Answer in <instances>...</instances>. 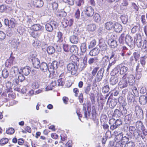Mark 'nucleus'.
Here are the masks:
<instances>
[{
	"label": "nucleus",
	"instance_id": "1",
	"mask_svg": "<svg viewBox=\"0 0 147 147\" xmlns=\"http://www.w3.org/2000/svg\"><path fill=\"white\" fill-rule=\"evenodd\" d=\"M134 41L138 47L140 48L142 46V49L146 50L147 49V40L145 39L143 41L140 34H136L134 38Z\"/></svg>",
	"mask_w": 147,
	"mask_h": 147
},
{
	"label": "nucleus",
	"instance_id": "2",
	"mask_svg": "<svg viewBox=\"0 0 147 147\" xmlns=\"http://www.w3.org/2000/svg\"><path fill=\"white\" fill-rule=\"evenodd\" d=\"M128 70V68L126 66L125 63H122L116 66L113 70L112 72L115 75L117 74L119 70V74L121 75H124L126 74Z\"/></svg>",
	"mask_w": 147,
	"mask_h": 147
},
{
	"label": "nucleus",
	"instance_id": "3",
	"mask_svg": "<svg viewBox=\"0 0 147 147\" xmlns=\"http://www.w3.org/2000/svg\"><path fill=\"white\" fill-rule=\"evenodd\" d=\"M67 70L72 75H76L78 73V67L77 65L70 63L67 66Z\"/></svg>",
	"mask_w": 147,
	"mask_h": 147
},
{
	"label": "nucleus",
	"instance_id": "4",
	"mask_svg": "<svg viewBox=\"0 0 147 147\" xmlns=\"http://www.w3.org/2000/svg\"><path fill=\"white\" fill-rule=\"evenodd\" d=\"M4 21L5 24L10 28H14L17 24L16 20L13 18H11L9 20L5 19Z\"/></svg>",
	"mask_w": 147,
	"mask_h": 147
},
{
	"label": "nucleus",
	"instance_id": "5",
	"mask_svg": "<svg viewBox=\"0 0 147 147\" xmlns=\"http://www.w3.org/2000/svg\"><path fill=\"white\" fill-rule=\"evenodd\" d=\"M86 16L89 17H91L94 13V10L91 6L86 7L83 10Z\"/></svg>",
	"mask_w": 147,
	"mask_h": 147
},
{
	"label": "nucleus",
	"instance_id": "6",
	"mask_svg": "<svg viewBox=\"0 0 147 147\" xmlns=\"http://www.w3.org/2000/svg\"><path fill=\"white\" fill-rule=\"evenodd\" d=\"M30 4L32 7L39 8L43 5V2L42 0H31Z\"/></svg>",
	"mask_w": 147,
	"mask_h": 147
},
{
	"label": "nucleus",
	"instance_id": "7",
	"mask_svg": "<svg viewBox=\"0 0 147 147\" xmlns=\"http://www.w3.org/2000/svg\"><path fill=\"white\" fill-rule=\"evenodd\" d=\"M126 75V79L127 80V82H128L129 84L131 85H133L135 82V79L134 76L131 74H128L126 73L123 75Z\"/></svg>",
	"mask_w": 147,
	"mask_h": 147
},
{
	"label": "nucleus",
	"instance_id": "8",
	"mask_svg": "<svg viewBox=\"0 0 147 147\" xmlns=\"http://www.w3.org/2000/svg\"><path fill=\"white\" fill-rule=\"evenodd\" d=\"M53 26L56 27L57 26V23L54 21H51L49 23H47L45 25V28L48 32H51L53 30Z\"/></svg>",
	"mask_w": 147,
	"mask_h": 147
},
{
	"label": "nucleus",
	"instance_id": "9",
	"mask_svg": "<svg viewBox=\"0 0 147 147\" xmlns=\"http://www.w3.org/2000/svg\"><path fill=\"white\" fill-rule=\"evenodd\" d=\"M15 57L13 56V53H11L8 59L5 62V66L8 67H10L13 65L15 62Z\"/></svg>",
	"mask_w": 147,
	"mask_h": 147
},
{
	"label": "nucleus",
	"instance_id": "10",
	"mask_svg": "<svg viewBox=\"0 0 147 147\" xmlns=\"http://www.w3.org/2000/svg\"><path fill=\"white\" fill-rule=\"evenodd\" d=\"M125 75H123L122 79L118 83V85L120 88H123L127 87L128 84L127 80L126 79Z\"/></svg>",
	"mask_w": 147,
	"mask_h": 147
},
{
	"label": "nucleus",
	"instance_id": "11",
	"mask_svg": "<svg viewBox=\"0 0 147 147\" xmlns=\"http://www.w3.org/2000/svg\"><path fill=\"white\" fill-rule=\"evenodd\" d=\"M125 41L127 45L130 47H132L134 44V41L133 40L132 38L129 34L126 35Z\"/></svg>",
	"mask_w": 147,
	"mask_h": 147
},
{
	"label": "nucleus",
	"instance_id": "12",
	"mask_svg": "<svg viewBox=\"0 0 147 147\" xmlns=\"http://www.w3.org/2000/svg\"><path fill=\"white\" fill-rule=\"evenodd\" d=\"M87 58L86 55L83 59V62L79 64L80 69L81 71L83 70L86 67L87 65Z\"/></svg>",
	"mask_w": 147,
	"mask_h": 147
},
{
	"label": "nucleus",
	"instance_id": "13",
	"mask_svg": "<svg viewBox=\"0 0 147 147\" xmlns=\"http://www.w3.org/2000/svg\"><path fill=\"white\" fill-rule=\"evenodd\" d=\"M104 72V69L103 68H101L98 72L96 75V80L97 82H100L103 77Z\"/></svg>",
	"mask_w": 147,
	"mask_h": 147
},
{
	"label": "nucleus",
	"instance_id": "14",
	"mask_svg": "<svg viewBox=\"0 0 147 147\" xmlns=\"http://www.w3.org/2000/svg\"><path fill=\"white\" fill-rule=\"evenodd\" d=\"M30 29L34 31H40L43 30L42 26L39 24L33 25L31 27Z\"/></svg>",
	"mask_w": 147,
	"mask_h": 147
},
{
	"label": "nucleus",
	"instance_id": "15",
	"mask_svg": "<svg viewBox=\"0 0 147 147\" xmlns=\"http://www.w3.org/2000/svg\"><path fill=\"white\" fill-rule=\"evenodd\" d=\"M113 28L116 32L119 33L122 30V26L119 23L116 22L114 24Z\"/></svg>",
	"mask_w": 147,
	"mask_h": 147
},
{
	"label": "nucleus",
	"instance_id": "16",
	"mask_svg": "<svg viewBox=\"0 0 147 147\" xmlns=\"http://www.w3.org/2000/svg\"><path fill=\"white\" fill-rule=\"evenodd\" d=\"M99 52V49L98 48L95 47L90 51L89 54L91 56H95L98 54Z\"/></svg>",
	"mask_w": 147,
	"mask_h": 147
},
{
	"label": "nucleus",
	"instance_id": "17",
	"mask_svg": "<svg viewBox=\"0 0 147 147\" xmlns=\"http://www.w3.org/2000/svg\"><path fill=\"white\" fill-rule=\"evenodd\" d=\"M0 99L2 102H6L9 100V98L7 96V93L5 92H3L1 94Z\"/></svg>",
	"mask_w": 147,
	"mask_h": 147
},
{
	"label": "nucleus",
	"instance_id": "18",
	"mask_svg": "<svg viewBox=\"0 0 147 147\" xmlns=\"http://www.w3.org/2000/svg\"><path fill=\"white\" fill-rule=\"evenodd\" d=\"M22 74L25 76H28L31 71L30 68L28 66H26L22 69Z\"/></svg>",
	"mask_w": 147,
	"mask_h": 147
},
{
	"label": "nucleus",
	"instance_id": "19",
	"mask_svg": "<svg viewBox=\"0 0 147 147\" xmlns=\"http://www.w3.org/2000/svg\"><path fill=\"white\" fill-rule=\"evenodd\" d=\"M114 24L112 22H108L105 24V28L108 30H111L113 28Z\"/></svg>",
	"mask_w": 147,
	"mask_h": 147
},
{
	"label": "nucleus",
	"instance_id": "20",
	"mask_svg": "<svg viewBox=\"0 0 147 147\" xmlns=\"http://www.w3.org/2000/svg\"><path fill=\"white\" fill-rule=\"evenodd\" d=\"M108 43L110 46L112 48H115L117 46V42L115 40L112 39L109 40Z\"/></svg>",
	"mask_w": 147,
	"mask_h": 147
},
{
	"label": "nucleus",
	"instance_id": "21",
	"mask_svg": "<svg viewBox=\"0 0 147 147\" xmlns=\"http://www.w3.org/2000/svg\"><path fill=\"white\" fill-rule=\"evenodd\" d=\"M70 60L74 64L77 65V63L79 61V59L78 57L74 55L71 56L70 57Z\"/></svg>",
	"mask_w": 147,
	"mask_h": 147
},
{
	"label": "nucleus",
	"instance_id": "22",
	"mask_svg": "<svg viewBox=\"0 0 147 147\" xmlns=\"http://www.w3.org/2000/svg\"><path fill=\"white\" fill-rule=\"evenodd\" d=\"M70 40L71 43L76 44L78 43L79 39L77 36L73 35L70 36Z\"/></svg>",
	"mask_w": 147,
	"mask_h": 147
},
{
	"label": "nucleus",
	"instance_id": "23",
	"mask_svg": "<svg viewBox=\"0 0 147 147\" xmlns=\"http://www.w3.org/2000/svg\"><path fill=\"white\" fill-rule=\"evenodd\" d=\"M96 28V26L94 24H91L88 25L87 26V30L89 32L94 31Z\"/></svg>",
	"mask_w": 147,
	"mask_h": 147
},
{
	"label": "nucleus",
	"instance_id": "24",
	"mask_svg": "<svg viewBox=\"0 0 147 147\" xmlns=\"http://www.w3.org/2000/svg\"><path fill=\"white\" fill-rule=\"evenodd\" d=\"M147 97L144 95H142L139 98V101L141 104L144 105L147 102Z\"/></svg>",
	"mask_w": 147,
	"mask_h": 147
},
{
	"label": "nucleus",
	"instance_id": "25",
	"mask_svg": "<svg viewBox=\"0 0 147 147\" xmlns=\"http://www.w3.org/2000/svg\"><path fill=\"white\" fill-rule=\"evenodd\" d=\"M19 69L17 66L13 67L11 69V72L12 73V75L13 77H15L18 73Z\"/></svg>",
	"mask_w": 147,
	"mask_h": 147
},
{
	"label": "nucleus",
	"instance_id": "26",
	"mask_svg": "<svg viewBox=\"0 0 147 147\" xmlns=\"http://www.w3.org/2000/svg\"><path fill=\"white\" fill-rule=\"evenodd\" d=\"M40 69L44 72L47 71L48 69V67L47 64L45 62H42L40 65Z\"/></svg>",
	"mask_w": 147,
	"mask_h": 147
},
{
	"label": "nucleus",
	"instance_id": "27",
	"mask_svg": "<svg viewBox=\"0 0 147 147\" xmlns=\"http://www.w3.org/2000/svg\"><path fill=\"white\" fill-rule=\"evenodd\" d=\"M33 65L34 68L38 69L40 67V62L39 60L37 59H35L32 61Z\"/></svg>",
	"mask_w": 147,
	"mask_h": 147
},
{
	"label": "nucleus",
	"instance_id": "28",
	"mask_svg": "<svg viewBox=\"0 0 147 147\" xmlns=\"http://www.w3.org/2000/svg\"><path fill=\"white\" fill-rule=\"evenodd\" d=\"M136 127L138 129H143L145 127L142 122L140 121H138L136 124Z\"/></svg>",
	"mask_w": 147,
	"mask_h": 147
},
{
	"label": "nucleus",
	"instance_id": "29",
	"mask_svg": "<svg viewBox=\"0 0 147 147\" xmlns=\"http://www.w3.org/2000/svg\"><path fill=\"white\" fill-rule=\"evenodd\" d=\"M125 34L124 33H122L119 38V42L120 46H123L124 44V38Z\"/></svg>",
	"mask_w": 147,
	"mask_h": 147
},
{
	"label": "nucleus",
	"instance_id": "30",
	"mask_svg": "<svg viewBox=\"0 0 147 147\" xmlns=\"http://www.w3.org/2000/svg\"><path fill=\"white\" fill-rule=\"evenodd\" d=\"M110 82L113 85L116 84L118 82V79L116 77L112 76L110 79Z\"/></svg>",
	"mask_w": 147,
	"mask_h": 147
},
{
	"label": "nucleus",
	"instance_id": "31",
	"mask_svg": "<svg viewBox=\"0 0 147 147\" xmlns=\"http://www.w3.org/2000/svg\"><path fill=\"white\" fill-rule=\"evenodd\" d=\"M91 84H88L87 86L84 88V92L86 94H88L89 93L91 90Z\"/></svg>",
	"mask_w": 147,
	"mask_h": 147
},
{
	"label": "nucleus",
	"instance_id": "32",
	"mask_svg": "<svg viewBox=\"0 0 147 147\" xmlns=\"http://www.w3.org/2000/svg\"><path fill=\"white\" fill-rule=\"evenodd\" d=\"M47 50L48 54L50 55L53 54L55 51L54 48L52 46L48 47L47 48Z\"/></svg>",
	"mask_w": 147,
	"mask_h": 147
},
{
	"label": "nucleus",
	"instance_id": "33",
	"mask_svg": "<svg viewBox=\"0 0 147 147\" xmlns=\"http://www.w3.org/2000/svg\"><path fill=\"white\" fill-rule=\"evenodd\" d=\"M140 24H138L137 25L134 26L131 29V32L133 33H135L140 30Z\"/></svg>",
	"mask_w": 147,
	"mask_h": 147
},
{
	"label": "nucleus",
	"instance_id": "34",
	"mask_svg": "<svg viewBox=\"0 0 147 147\" xmlns=\"http://www.w3.org/2000/svg\"><path fill=\"white\" fill-rule=\"evenodd\" d=\"M63 34L62 32L60 31L58 32L57 33V37L58 38L57 41L61 42L63 41Z\"/></svg>",
	"mask_w": 147,
	"mask_h": 147
},
{
	"label": "nucleus",
	"instance_id": "35",
	"mask_svg": "<svg viewBox=\"0 0 147 147\" xmlns=\"http://www.w3.org/2000/svg\"><path fill=\"white\" fill-rule=\"evenodd\" d=\"M98 61V57H95L90 58L88 60V62L89 64L92 65L93 63L97 62Z\"/></svg>",
	"mask_w": 147,
	"mask_h": 147
},
{
	"label": "nucleus",
	"instance_id": "36",
	"mask_svg": "<svg viewBox=\"0 0 147 147\" xmlns=\"http://www.w3.org/2000/svg\"><path fill=\"white\" fill-rule=\"evenodd\" d=\"M2 75L3 77L4 78H7L9 75V73L8 71L6 69H4L2 72Z\"/></svg>",
	"mask_w": 147,
	"mask_h": 147
},
{
	"label": "nucleus",
	"instance_id": "37",
	"mask_svg": "<svg viewBox=\"0 0 147 147\" xmlns=\"http://www.w3.org/2000/svg\"><path fill=\"white\" fill-rule=\"evenodd\" d=\"M11 83L9 82H7L6 84V90L7 93L13 92L12 88L11 86Z\"/></svg>",
	"mask_w": 147,
	"mask_h": 147
},
{
	"label": "nucleus",
	"instance_id": "38",
	"mask_svg": "<svg viewBox=\"0 0 147 147\" xmlns=\"http://www.w3.org/2000/svg\"><path fill=\"white\" fill-rule=\"evenodd\" d=\"M9 141L8 139L6 138H3L1 139L0 140V145L3 146L7 144Z\"/></svg>",
	"mask_w": 147,
	"mask_h": 147
},
{
	"label": "nucleus",
	"instance_id": "39",
	"mask_svg": "<svg viewBox=\"0 0 147 147\" xmlns=\"http://www.w3.org/2000/svg\"><path fill=\"white\" fill-rule=\"evenodd\" d=\"M80 49L82 52L85 53L87 50L86 44V42L82 43L80 46Z\"/></svg>",
	"mask_w": 147,
	"mask_h": 147
},
{
	"label": "nucleus",
	"instance_id": "40",
	"mask_svg": "<svg viewBox=\"0 0 147 147\" xmlns=\"http://www.w3.org/2000/svg\"><path fill=\"white\" fill-rule=\"evenodd\" d=\"M78 48L76 45H72L70 48L69 51L72 53H76L78 50Z\"/></svg>",
	"mask_w": 147,
	"mask_h": 147
},
{
	"label": "nucleus",
	"instance_id": "41",
	"mask_svg": "<svg viewBox=\"0 0 147 147\" xmlns=\"http://www.w3.org/2000/svg\"><path fill=\"white\" fill-rule=\"evenodd\" d=\"M121 139H119V140L117 141L116 142L115 144V147H122L124 145V143L125 142H123V140L120 141Z\"/></svg>",
	"mask_w": 147,
	"mask_h": 147
},
{
	"label": "nucleus",
	"instance_id": "42",
	"mask_svg": "<svg viewBox=\"0 0 147 147\" xmlns=\"http://www.w3.org/2000/svg\"><path fill=\"white\" fill-rule=\"evenodd\" d=\"M14 132L15 129L12 127H9L7 129L6 131V133L8 135H12Z\"/></svg>",
	"mask_w": 147,
	"mask_h": 147
},
{
	"label": "nucleus",
	"instance_id": "43",
	"mask_svg": "<svg viewBox=\"0 0 147 147\" xmlns=\"http://www.w3.org/2000/svg\"><path fill=\"white\" fill-rule=\"evenodd\" d=\"M121 20L124 24H126L128 21V17L126 16L122 15L120 17Z\"/></svg>",
	"mask_w": 147,
	"mask_h": 147
},
{
	"label": "nucleus",
	"instance_id": "44",
	"mask_svg": "<svg viewBox=\"0 0 147 147\" xmlns=\"http://www.w3.org/2000/svg\"><path fill=\"white\" fill-rule=\"evenodd\" d=\"M96 41L95 39L92 40L90 42V44L88 45V48L89 49H91L94 47L96 46Z\"/></svg>",
	"mask_w": 147,
	"mask_h": 147
},
{
	"label": "nucleus",
	"instance_id": "45",
	"mask_svg": "<svg viewBox=\"0 0 147 147\" xmlns=\"http://www.w3.org/2000/svg\"><path fill=\"white\" fill-rule=\"evenodd\" d=\"M99 47L101 51H105L107 49V46L105 44H102L101 43H99Z\"/></svg>",
	"mask_w": 147,
	"mask_h": 147
},
{
	"label": "nucleus",
	"instance_id": "46",
	"mask_svg": "<svg viewBox=\"0 0 147 147\" xmlns=\"http://www.w3.org/2000/svg\"><path fill=\"white\" fill-rule=\"evenodd\" d=\"M146 58V56H144L141 57L140 59V63L142 65L143 67H144L146 64L145 60Z\"/></svg>",
	"mask_w": 147,
	"mask_h": 147
},
{
	"label": "nucleus",
	"instance_id": "47",
	"mask_svg": "<svg viewBox=\"0 0 147 147\" xmlns=\"http://www.w3.org/2000/svg\"><path fill=\"white\" fill-rule=\"evenodd\" d=\"M143 67L142 66H140L139 63H138L136 68V72L142 73L143 70Z\"/></svg>",
	"mask_w": 147,
	"mask_h": 147
},
{
	"label": "nucleus",
	"instance_id": "48",
	"mask_svg": "<svg viewBox=\"0 0 147 147\" xmlns=\"http://www.w3.org/2000/svg\"><path fill=\"white\" fill-rule=\"evenodd\" d=\"M133 55L135 61H137L139 59L140 57V53L138 52H134L133 53Z\"/></svg>",
	"mask_w": 147,
	"mask_h": 147
},
{
	"label": "nucleus",
	"instance_id": "49",
	"mask_svg": "<svg viewBox=\"0 0 147 147\" xmlns=\"http://www.w3.org/2000/svg\"><path fill=\"white\" fill-rule=\"evenodd\" d=\"M135 111L137 115H139L143 113V111L142 109L138 107H136Z\"/></svg>",
	"mask_w": 147,
	"mask_h": 147
},
{
	"label": "nucleus",
	"instance_id": "50",
	"mask_svg": "<svg viewBox=\"0 0 147 147\" xmlns=\"http://www.w3.org/2000/svg\"><path fill=\"white\" fill-rule=\"evenodd\" d=\"M141 22L143 25H147V22L145 18V15H142L141 17Z\"/></svg>",
	"mask_w": 147,
	"mask_h": 147
},
{
	"label": "nucleus",
	"instance_id": "51",
	"mask_svg": "<svg viewBox=\"0 0 147 147\" xmlns=\"http://www.w3.org/2000/svg\"><path fill=\"white\" fill-rule=\"evenodd\" d=\"M131 7L134 11L135 12H137L139 10V7L138 5H137L135 3H133L131 4Z\"/></svg>",
	"mask_w": 147,
	"mask_h": 147
},
{
	"label": "nucleus",
	"instance_id": "52",
	"mask_svg": "<svg viewBox=\"0 0 147 147\" xmlns=\"http://www.w3.org/2000/svg\"><path fill=\"white\" fill-rule=\"evenodd\" d=\"M63 47L64 51L66 52H68L69 50L70 47L67 44H64Z\"/></svg>",
	"mask_w": 147,
	"mask_h": 147
},
{
	"label": "nucleus",
	"instance_id": "53",
	"mask_svg": "<svg viewBox=\"0 0 147 147\" xmlns=\"http://www.w3.org/2000/svg\"><path fill=\"white\" fill-rule=\"evenodd\" d=\"M37 31H33L31 32H30V34L31 36L34 38H36L38 36V34Z\"/></svg>",
	"mask_w": 147,
	"mask_h": 147
},
{
	"label": "nucleus",
	"instance_id": "54",
	"mask_svg": "<svg viewBox=\"0 0 147 147\" xmlns=\"http://www.w3.org/2000/svg\"><path fill=\"white\" fill-rule=\"evenodd\" d=\"M7 9V6L4 5H2L0 6V12H3L6 11Z\"/></svg>",
	"mask_w": 147,
	"mask_h": 147
},
{
	"label": "nucleus",
	"instance_id": "55",
	"mask_svg": "<svg viewBox=\"0 0 147 147\" xmlns=\"http://www.w3.org/2000/svg\"><path fill=\"white\" fill-rule=\"evenodd\" d=\"M39 84L38 82H34L32 85V87L34 89H36L39 87Z\"/></svg>",
	"mask_w": 147,
	"mask_h": 147
},
{
	"label": "nucleus",
	"instance_id": "56",
	"mask_svg": "<svg viewBox=\"0 0 147 147\" xmlns=\"http://www.w3.org/2000/svg\"><path fill=\"white\" fill-rule=\"evenodd\" d=\"M99 68V67H96L93 68L91 72L92 76H95Z\"/></svg>",
	"mask_w": 147,
	"mask_h": 147
},
{
	"label": "nucleus",
	"instance_id": "57",
	"mask_svg": "<svg viewBox=\"0 0 147 147\" xmlns=\"http://www.w3.org/2000/svg\"><path fill=\"white\" fill-rule=\"evenodd\" d=\"M90 98L92 104H94L95 102V97L93 93H91L90 95Z\"/></svg>",
	"mask_w": 147,
	"mask_h": 147
},
{
	"label": "nucleus",
	"instance_id": "58",
	"mask_svg": "<svg viewBox=\"0 0 147 147\" xmlns=\"http://www.w3.org/2000/svg\"><path fill=\"white\" fill-rule=\"evenodd\" d=\"M109 88L108 85H106L104 86L102 89V91L104 93H106L109 92Z\"/></svg>",
	"mask_w": 147,
	"mask_h": 147
},
{
	"label": "nucleus",
	"instance_id": "59",
	"mask_svg": "<svg viewBox=\"0 0 147 147\" xmlns=\"http://www.w3.org/2000/svg\"><path fill=\"white\" fill-rule=\"evenodd\" d=\"M93 18L96 21H97L100 20V16L98 13H96L94 14Z\"/></svg>",
	"mask_w": 147,
	"mask_h": 147
},
{
	"label": "nucleus",
	"instance_id": "60",
	"mask_svg": "<svg viewBox=\"0 0 147 147\" xmlns=\"http://www.w3.org/2000/svg\"><path fill=\"white\" fill-rule=\"evenodd\" d=\"M62 78H61L58 80V86H63L64 84V82L62 81Z\"/></svg>",
	"mask_w": 147,
	"mask_h": 147
},
{
	"label": "nucleus",
	"instance_id": "61",
	"mask_svg": "<svg viewBox=\"0 0 147 147\" xmlns=\"http://www.w3.org/2000/svg\"><path fill=\"white\" fill-rule=\"evenodd\" d=\"M125 119L126 121H131L132 120V117L131 115L128 114L125 116Z\"/></svg>",
	"mask_w": 147,
	"mask_h": 147
},
{
	"label": "nucleus",
	"instance_id": "62",
	"mask_svg": "<svg viewBox=\"0 0 147 147\" xmlns=\"http://www.w3.org/2000/svg\"><path fill=\"white\" fill-rule=\"evenodd\" d=\"M68 20L67 19H65L62 22V24L63 27L66 28L68 26Z\"/></svg>",
	"mask_w": 147,
	"mask_h": 147
},
{
	"label": "nucleus",
	"instance_id": "63",
	"mask_svg": "<svg viewBox=\"0 0 147 147\" xmlns=\"http://www.w3.org/2000/svg\"><path fill=\"white\" fill-rule=\"evenodd\" d=\"M6 37L5 34L2 31H0V40H4Z\"/></svg>",
	"mask_w": 147,
	"mask_h": 147
},
{
	"label": "nucleus",
	"instance_id": "64",
	"mask_svg": "<svg viewBox=\"0 0 147 147\" xmlns=\"http://www.w3.org/2000/svg\"><path fill=\"white\" fill-rule=\"evenodd\" d=\"M8 97L9 98V100H13L16 98V95L14 93H9L8 94Z\"/></svg>",
	"mask_w": 147,
	"mask_h": 147
}]
</instances>
